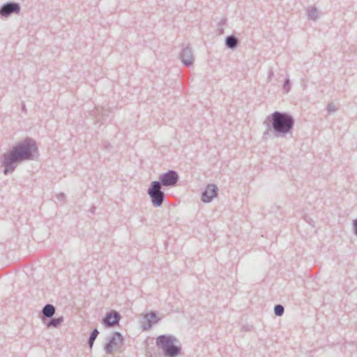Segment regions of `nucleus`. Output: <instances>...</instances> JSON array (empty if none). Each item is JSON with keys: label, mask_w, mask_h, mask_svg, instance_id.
<instances>
[{"label": "nucleus", "mask_w": 357, "mask_h": 357, "mask_svg": "<svg viewBox=\"0 0 357 357\" xmlns=\"http://www.w3.org/2000/svg\"><path fill=\"white\" fill-rule=\"evenodd\" d=\"M274 76V73H273V70L271 68L269 70H268V77H267V82H270L273 78V77Z\"/></svg>", "instance_id": "4be33fe9"}, {"label": "nucleus", "mask_w": 357, "mask_h": 357, "mask_svg": "<svg viewBox=\"0 0 357 357\" xmlns=\"http://www.w3.org/2000/svg\"><path fill=\"white\" fill-rule=\"evenodd\" d=\"M291 89V82L289 77H287L284 81L282 86V90L284 93H287L289 92Z\"/></svg>", "instance_id": "a211bd4d"}, {"label": "nucleus", "mask_w": 357, "mask_h": 357, "mask_svg": "<svg viewBox=\"0 0 357 357\" xmlns=\"http://www.w3.org/2000/svg\"><path fill=\"white\" fill-rule=\"evenodd\" d=\"M178 180V173L174 170L169 169L167 172L160 174L159 180L155 181L159 183L161 187H174L177 184Z\"/></svg>", "instance_id": "39448f33"}, {"label": "nucleus", "mask_w": 357, "mask_h": 357, "mask_svg": "<svg viewBox=\"0 0 357 357\" xmlns=\"http://www.w3.org/2000/svg\"><path fill=\"white\" fill-rule=\"evenodd\" d=\"M21 6L15 1H8L0 6V17L8 18L12 15H19Z\"/></svg>", "instance_id": "423d86ee"}, {"label": "nucleus", "mask_w": 357, "mask_h": 357, "mask_svg": "<svg viewBox=\"0 0 357 357\" xmlns=\"http://www.w3.org/2000/svg\"><path fill=\"white\" fill-rule=\"evenodd\" d=\"M308 17L314 21L318 18V10L316 7H312L308 11Z\"/></svg>", "instance_id": "dca6fc26"}, {"label": "nucleus", "mask_w": 357, "mask_h": 357, "mask_svg": "<svg viewBox=\"0 0 357 357\" xmlns=\"http://www.w3.org/2000/svg\"><path fill=\"white\" fill-rule=\"evenodd\" d=\"M354 234L357 236V218L352 222Z\"/></svg>", "instance_id": "6ab92c4d"}, {"label": "nucleus", "mask_w": 357, "mask_h": 357, "mask_svg": "<svg viewBox=\"0 0 357 357\" xmlns=\"http://www.w3.org/2000/svg\"><path fill=\"white\" fill-rule=\"evenodd\" d=\"M144 321L142 323V328L144 331H149L151 328L153 324L157 323L159 320L155 312H151L144 316Z\"/></svg>", "instance_id": "9b49d317"}, {"label": "nucleus", "mask_w": 357, "mask_h": 357, "mask_svg": "<svg viewBox=\"0 0 357 357\" xmlns=\"http://www.w3.org/2000/svg\"><path fill=\"white\" fill-rule=\"evenodd\" d=\"M284 307L282 305L278 304V305H275V307H274V314L277 317L282 316L284 314Z\"/></svg>", "instance_id": "f3484780"}, {"label": "nucleus", "mask_w": 357, "mask_h": 357, "mask_svg": "<svg viewBox=\"0 0 357 357\" xmlns=\"http://www.w3.org/2000/svg\"><path fill=\"white\" fill-rule=\"evenodd\" d=\"M22 111L24 112H26V105H25V104L24 102H22Z\"/></svg>", "instance_id": "b1692460"}, {"label": "nucleus", "mask_w": 357, "mask_h": 357, "mask_svg": "<svg viewBox=\"0 0 357 357\" xmlns=\"http://www.w3.org/2000/svg\"><path fill=\"white\" fill-rule=\"evenodd\" d=\"M178 339L172 335H160L156 338V346L162 349L166 357H176L181 352V347L176 344Z\"/></svg>", "instance_id": "7ed1b4c3"}, {"label": "nucleus", "mask_w": 357, "mask_h": 357, "mask_svg": "<svg viewBox=\"0 0 357 357\" xmlns=\"http://www.w3.org/2000/svg\"><path fill=\"white\" fill-rule=\"evenodd\" d=\"M121 319V316L119 312L111 310L104 316L102 319V324L106 328L114 327L119 324Z\"/></svg>", "instance_id": "6e6552de"}, {"label": "nucleus", "mask_w": 357, "mask_h": 357, "mask_svg": "<svg viewBox=\"0 0 357 357\" xmlns=\"http://www.w3.org/2000/svg\"><path fill=\"white\" fill-rule=\"evenodd\" d=\"M327 110L328 112H335L336 109L333 103L328 104Z\"/></svg>", "instance_id": "412c9836"}, {"label": "nucleus", "mask_w": 357, "mask_h": 357, "mask_svg": "<svg viewBox=\"0 0 357 357\" xmlns=\"http://www.w3.org/2000/svg\"><path fill=\"white\" fill-rule=\"evenodd\" d=\"M240 44L239 39L234 35H229L225 38V45L229 50H235Z\"/></svg>", "instance_id": "f8f14e48"}, {"label": "nucleus", "mask_w": 357, "mask_h": 357, "mask_svg": "<svg viewBox=\"0 0 357 357\" xmlns=\"http://www.w3.org/2000/svg\"><path fill=\"white\" fill-rule=\"evenodd\" d=\"M56 197L59 201L65 202L66 196L63 192H60L57 195Z\"/></svg>", "instance_id": "aec40b11"}, {"label": "nucleus", "mask_w": 357, "mask_h": 357, "mask_svg": "<svg viewBox=\"0 0 357 357\" xmlns=\"http://www.w3.org/2000/svg\"><path fill=\"white\" fill-rule=\"evenodd\" d=\"M218 188L215 184H208L206 189L202 194V201L204 203H209L214 197L218 196Z\"/></svg>", "instance_id": "9d476101"}, {"label": "nucleus", "mask_w": 357, "mask_h": 357, "mask_svg": "<svg viewBox=\"0 0 357 357\" xmlns=\"http://www.w3.org/2000/svg\"><path fill=\"white\" fill-rule=\"evenodd\" d=\"M38 155L36 142L31 137H26L2 155L1 165L4 167L3 174L7 175L13 172L18 164L26 160H33Z\"/></svg>", "instance_id": "f257e3e1"}, {"label": "nucleus", "mask_w": 357, "mask_h": 357, "mask_svg": "<svg viewBox=\"0 0 357 357\" xmlns=\"http://www.w3.org/2000/svg\"><path fill=\"white\" fill-rule=\"evenodd\" d=\"M295 120L293 116L287 112L275 111L267 116L264 124L266 130L263 133L262 139L267 140L271 136L274 137L284 138L289 134H292Z\"/></svg>", "instance_id": "f03ea898"}, {"label": "nucleus", "mask_w": 357, "mask_h": 357, "mask_svg": "<svg viewBox=\"0 0 357 357\" xmlns=\"http://www.w3.org/2000/svg\"><path fill=\"white\" fill-rule=\"evenodd\" d=\"M123 342V337L120 332H114L112 336L108 337L107 342L104 346V350L106 354H111L114 347L116 349L119 345H121Z\"/></svg>", "instance_id": "0eeeda50"}, {"label": "nucleus", "mask_w": 357, "mask_h": 357, "mask_svg": "<svg viewBox=\"0 0 357 357\" xmlns=\"http://www.w3.org/2000/svg\"><path fill=\"white\" fill-rule=\"evenodd\" d=\"M95 210H96V207H95V206H93V207H91V208L90 209V211H91V213H94V212H95Z\"/></svg>", "instance_id": "393cba45"}, {"label": "nucleus", "mask_w": 357, "mask_h": 357, "mask_svg": "<svg viewBox=\"0 0 357 357\" xmlns=\"http://www.w3.org/2000/svg\"><path fill=\"white\" fill-rule=\"evenodd\" d=\"M103 146H104V148H105V149H112V146L111 145V144H110V143H109V142H104V144H103Z\"/></svg>", "instance_id": "5701e85b"}, {"label": "nucleus", "mask_w": 357, "mask_h": 357, "mask_svg": "<svg viewBox=\"0 0 357 357\" xmlns=\"http://www.w3.org/2000/svg\"><path fill=\"white\" fill-rule=\"evenodd\" d=\"M179 57L181 60L182 63L185 66H190L192 65L195 58L192 53V48L190 45L183 44L182 50L179 54Z\"/></svg>", "instance_id": "1a4fd4ad"}, {"label": "nucleus", "mask_w": 357, "mask_h": 357, "mask_svg": "<svg viewBox=\"0 0 357 357\" xmlns=\"http://www.w3.org/2000/svg\"><path fill=\"white\" fill-rule=\"evenodd\" d=\"M55 307L52 304H46L42 309L41 313L43 314L42 319L45 318H51L55 313Z\"/></svg>", "instance_id": "ddd939ff"}, {"label": "nucleus", "mask_w": 357, "mask_h": 357, "mask_svg": "<svg viewBox=\"0 0 357 357\" xmlns=\"http://www.w3.org/2000/svg\"><path fill=\"white\" fill-rule=\"evenodd\" d=\"M63 321V317L62 316L59 317H51L50 321L47 323V326L48 328L54 327L57 328L59 327Z\"/></svg>", "instance_id": "4468645a"}, {"label": "nucleus", "mask_w": 357, "mask_h": 357, "mask_svg": "<svg viewBox=\"0 0 357 357\" xmlns=\"http://www.w3.org/2000/svg\"><path fill=\"white\" fill-rule=\"evenodd\" d=\"M99 334V331L97 328H94L88 339V344L90 349H92L93 343Z\"/></svg>", "instance_id": "2eb2a0df"}, {"label": "nucleus", "mask_w": 357, "mask_h": 357, "mask_svg": "<svg viewBox=\"0 0 357 357\" xmlns=\"http://www.w3.org/2000/svg\"><path fill=\"white\" fill-rule=\"evenodd\" d=\"M147 194L154 207H160L162 206L165 199V194L162 190V187L159 185V183H155V181H152L147 190Z\"/></svg>", "instance_id": "20e7f679"}]
</instances>
